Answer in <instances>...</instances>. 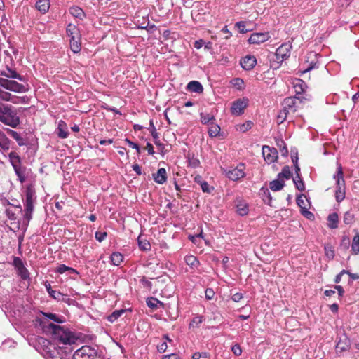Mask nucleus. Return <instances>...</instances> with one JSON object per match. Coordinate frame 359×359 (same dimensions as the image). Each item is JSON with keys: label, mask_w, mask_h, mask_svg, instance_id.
<instances>
[{"label": "nucleus", "mask_w": 359, "mask_h": 359, "mask_svg": "<svg viewBox=\"0 0 359 359\" xmlns=\"http://www.w3.org/2000/svg\"><path fill=\"white\" fill-rule=\"evenodd\" d=\"M205 297L208 299H212L215 295V292L213 291L212 289H210V288H208L205 292Z\"/></svg>", "instance_id": "60"}, {"label": "nucleus", "mask_w": 359, "mask_h": 359, "mask_svg": "<svg viewBox=\"0 0 359 359\" xmlns=\"http://www.w3.org/2000/svg\"><path fill=\"white\" fill-rule=\"evenodd\" d=\"M73 359H98L97 352L90 346H83L74 352Z\"/></svg>", "instance_id": "5"}, {"label": "nucleus", "mask_w": 359, "mask_h": 359, "mask_svg": "<svg viewBox=\"0 0 359 359\" xmlns=\"http://www.w3.org/2000/svg\"><path fill=\"white\" fill-rule=\"evenodd\" d=\"M50 6V4L49 0H38L35 6L36 8L42 14H45L48 11Z\"/></svg>", "instance_id": "16"}, {"label": "nucleus", "mask_w": 359, "mask_h": 359, "mask_svg": "<svg viewBox=\"0 0 359 359\" xmlns=\"http://www.w3.org/2000/svg\"><path fill=\"white\" fill-rule=\"evenodd\" d=\"M348 271H346V270H342L339 274H337L334 278V283H340L341 280V276L344 275V274H346V273H348Z\"/></svg>", "instance_id": "58"}, {"label": "nucleus", "mask_w": 359, "mask_h": 359, "mask_svg": "<svg viewBox=\"0 0 359 359\" xmlns=\"http://www.w3.org/2000/svg\"><path fill=\"white\" fill-rule=\"evenodd\" d=\"M339 216L336 212H333L327 217V226L331 229H334L338 227Z\"/></svg>", "instance_id": "18"}, {"label": "nucleus", "mask_w": 359, "mask_h": 359, "mask_svg": "<svg viewBox=\"0 0 359 359\" xmlns=\"http://www.w3.org/2000/svg\"><path fill=\"white\" fill-rule=\"evenodd\" d=\"M11 141L6 137V135L0 130V147L4 151H8L10 149Z\"/></svg>", "instance_id": "24"}, {"label": "nucleus", "mask_w": 359, "mask_h": 359, "mask_svg": "<svg viewBox=\"0 0 359 359\" xmlns=\"http://www.w3.org/2000/svg\"><path fill=\"white\" fill-rule=\"evenodd\" d=\"M6 132L16 140L19 146H23L25 144L23 138L16 131L7 128Z\"/></svg>", "instance_id": "31"}, {"label": "nucleus", "mask_w": 359, "mask_h": 359, "mask_svg": "<svg viewBox=\"0 0 359 359\" xmlns=\"http://www.w3.org/2000/svg\"><path fill=\"white\" fill-rule=\"evenodd\" d=\"M58 133L57 135L62 139L67 138L69 135V133L67 130V124L65 121H60L58 123L57 127Z\"/></svg>", "instance_id": "23"}, {"label": "nucleus", "mask_w": 359, "mask_h": 359, "mask_svg": "<svg viewBox=\"0 0 359 359\" xmlns=\"http://www.w3.org/2000/svg\"><path fill=\"white\" fill-rule=\"evenodd\" d=\"M68 269H69V266H67L65 264H60L57 266L55 271L62 274V273H64L65 272L67 271Z\"/></svg>", "instance_id": "56"}, {"label": "nucleus", "mask_w": 359, "mask_h": 359, "mask_svg": "<svg viewBox=\"0 0 359 359\" xmlns=\"http://www.w3.org/2000/svg\"><path fill=\"white\" fill-rule=\"evenodd\" d=\"M184 262L186 264L191 267L192 269H197L199 266V262L197 259L196 257L194 255H187L184 257Z\"/></svg>", "instance_id": "26"}, {"label": "nucleus", "mask_w": 359, "mask_h": 359, "mask_svg": "<svg viewBox=\"0 0 359 359\" xmlns=\"http://www.w3.org/2000/svg\"><path fill=\"white\" fill-rule=\"evenodd\" d=\"M241 67L245 70L252 69L257 64V59L252 55H246L240 62Z\"/></svg>", "instance_id": "13"}, {"label": "nucleus", "mask_w": 359, "mask_h": 359, "mask_svg": "<svg viewBox=\"0 0 359 359\" xmlns=\"http://www.w3.org/2000/svg\"><path fill=\"white\" fill-rule=\"evenodd\" d=\"M248 105V99H238L232 103L231 112L233 115L240 116L243 114L245 109Z\"/></svg>", "instance_id": "8"}, {"label": "nucleus", "mask_w": 359, "mask_h": 359, "mask_svg": "<svg viewBox=\"0 0 359 359\" xmlns=\"http://www.w3.org/2000/svg\"><path fill=\"white\" fill-rule=\"evenodd\" d=\"M344 223L346 225L351 224L355 222V215L351 211H346L343 217Z\"/></svg>", "instance_id": "37"}, {"label": "nucleus", "mask_w": 359, "mask_h": 359, "mask_svg": "<svg viewBox=\"0 0 359 359\" xmlns=\"http://www.w3.org/2000/svg\"><path fill=\"white\" fill-rule=\"evenodd\" d=\"M243 298V294L240 292L235 293L232 296V300L235 302H238Z\"/></svg>", "instance_id": "63"}, {"label": "nucleus", "mask_w": 359, "mask_h": 359, "mask_svg": "<svg viewBox=\"0 0 359 359\" xmlns=\"http://www.w3.org/2000/svg\"><path fill=\"white\" fill-rule=\"evenodd\" d=\"M11 97V94L10 93L3 91L0 95V98L4 101H9Z\"/></svg>", "instance_id": "59"}, {"label": "nucleus", "mask_w": 359, "mask_h": 359, "mask_svg": "<svg viewBox=\"0 0 359 359\" xmlns=\"http://www.w3.org/2000/svg\"><path fill=\"white\" fill-rule=\"evenodd\" d=\"M302 103V100L297 97H288L284 99L283 106L285 111L289 114H294Z\"/></svg>", "instance_id": "6"}, {"label": "nucleus", "mask_w": 359, "mask_h": 359, "mask_svg": "<svg viewBox=\"0 0 359 359\" xmlns=\"http://www.w3.org/2000/svg\"><path fill=\"white\" fill-rule=\"evenodd\" d=\"M13 264H14V266H15V267L16 268L17 270L18 269H20V267H22V266H24L22 259L20 258L16 257H14Z\"/></svg>", "instance_id": "54"}, {"label": "nucleus", "mask_w": 359, "mask_h": 359, "mask_svg": "<svg viewBox=\"0 0 359 359\" xmlns=\"http://www.w3.org/2000/svg\"><path fill=\"white\" fill-rule=\"evenodd\" d=\"M220 131V127L214 123H210L208 128V135L211 137H214L218 135Z\"/></svg>", "instance_id": "32"}, {"label": "nucleus", "mask_w": 359, "mask_h": 359, "mask_svg": "<svg viewBox=\"0 0 359 359\" xmlns=\"http://www.w3.org/2000/svg\"><path fill=\"white\" fill-rule=\"evenodd\" d=\"M235 208L236 212L241 216H245L249 212L248 203L243 200L236 199L235 201Z\"/></svg>", "instance_id": "14"}, {"label": "nucleus", "mask_w": 359, "mask_h": 359, "mask_svg": "<svg viewBox=\"0 0 359 359\" xmlns=\"http://www.w3.org/2000/svg\"><path fill=\"white\" fill-rule=\"evenodd\" d=\"M301 213L309 219H312L314 218V215L311 212L309 211L307 208L301 210Z\"/></svg>", "instance_id": "52"}, {"label": "nucleus", "mask_w": 359, "mask_h": 359, "mask_svg": "<svg viewBox=\"0 0 359 359\" xmlns=\"http://www.w3.org/2000/svg\"><path fill=\"white\" fill-rule=\"evenodd\" d=\"M69 13L74 17L83 19L85 16V13L83 9L78 6H73L69 8Z\"/></svg>", "instance_id": "28"}, {"label": "nucleus", "mask_w": 359, "mask_h": 359, "mask_svg": "<svg viewBox=\"0 0 359 359\" xmlns=\"http://www.w3.org/2000/svg\"><path fill=\"white\" fill-rule=\"evenodd\" d=\"M69 43L70 48L74 53L80 52L81 49V38L72 37L70 38Z\"/></svg>", "instance_id": "22"}, {"label": "nucleus", "mask_w": 359, "mask_h": 359, "mask_svg": "<svg viewBox=\"0 0 359 359\" xmlns=\"http://www.w3.org/2000/svg\"><path fill=\"white\" fill-rule=\"evenodd\" d=\"M355 235L352 239L351 251L353 255L359 254V231L354 229Z\"/></svg>", "instance_id": "19"}, {"label": "nucleus", "mask_w": 359, "mask_h": 359, "mask_svg": "<svg viewBox=\"0 0 359 359\" xmlns=\"http://www.w3.org/2000/svg\"><path fill=\"white\" fill-rule=\"evenodd\" d=\"M18 274L21 277L22 279L26 280L29 278V273L25 266H22L18 270Z\"/></svg>", "instance_id": "43"}, {"label": "nucleus", "mask_w": 359, "mask_h": 359, "mask_svg": "<svg viewBox=\"0 0 359 359\" xmlns=\"http://www.w3.org/2000/svg\"><path fill=\"white\" fill-rule=\"evenodd\" d=\"M150 126L152 128L151 130V135L154 137L155 140H158V133L156 132V130L154 127V125L152 121H150Z\"/></svg>", "instance_id": "57"}, {"label": "nucleus", "mask_w": 359, "mask_h": 359, "mask_svg": "<svg viewBox=\"0 0 359 359\" xmlns=\"http://www.w3.org/2000/svg\"><path fill=\"white\" fill-rule=\"evenodd\" d=\"M48 327L51 330L55 340L63 344H74L78 338L69 329L59 325L50 323Z\"/></svg>", "instance_id": "1"}, {"label": "nucleus", "mask_w": 359, "mask_h": 359, "mask_svg": "<svg viewBox=\"0 0 359 359\" xmlns=\"http://www.w3.org/2000/svg\"><path fill=\"white\" fill-rule=\"evenodd\" d=\"M125 309H119L114 311L111 315H109L107 318L108 320L110 322H114L117 320L123 313H125Z\"/></svg>", "instance_id": "39"}, {"label": "nucleus", "mask_w": 359, "mask_h": 359, "mask_svg": "<svg viewBox=\"0 0 359 359\" xmlns=\"http://www.w3.org/2000/svg\"><path fill=\"white\" fill-rule=\"evenodd\" d=\"M153 179L155 182L163 184L167 180L166 170L163 168H159L156 173H153Z\"/></svg>", "instance_id": "15"}, {"label": "nucleus", "mask_w": 359, "mask_h": 359, "mask_svg": "<svg viewBox=\"0 0 359 359\" xmlns=\"http://www.w3.org/2000/svg\"><path fill=\"white\" fill-rule=\"evenodd\" d=\"M111 262L114 266H119L123 262V255L118 252H113L110 257Z\"/></svg>", "instance_id": "27"}, {"label": "nucleus", "mask_w": 359, "mask_h": 359, "mask_svg": "<svg viewBox=\"0 0 359 359\" xmlns=\"http://www.w3.org/2000/svg\"><path fill=\"white\" fill-rule=\"evenodd\" d=\"M204 321V317L198 316L193 318L189 323V328H198L199 325Z\"/></svg>", "instance_id": "35"}, {"label": "nucleus", "mask_w": 359, "mask_h": 359, "mask_svg": "<svg viewBox=\"0 0 359 359\" xmlns=\"http://www.w3.org/2000/svg\"><path fill=\"white\" fill-rule=\"evenodd\" d=\"M306 196L304 194H300L297 197V204L301 208V210L305 209V208H306V202L304 200Z\"/></svg>", "instance_id": "46"}, {"label": "nucleus", "mask_w": 359, "mask_h": 359, "mask_svg": "<svg viewBox=\"0 0 359 359\" xmlns=\"http://www.w3.org/2000/svg\"><path fill=\"white\" fill-rule=\"evenodd\" d=\"M334 177L336 180L337 184L335 198L337 202L340 203L345 198L346 195L345 181L344 179L342 168L341 166L338 168V170Z\"/></svg>", "instance_id": "3"}, {"label": "nucleus", "mask_w": 359, "mask_h": 359, "mask_svg": "<svg viewBox=\"0 0 359 359\" xmlns=\"http://www.w3.org/2000/svg\"><path fill=\"white\" fill-rule=\"evenodd\" d=\"M147 304L149 308L152 309H156L158 307V305H163V304L161 302H160L159 300L154 297L148 298L147 299Z\"/></svg>", "instance_id": "34"}, {"label": "nucleus", "mask_w": 359, "mask_h": 359, "mask_svg": "<svg viewBox=\"0 0 359 359\" xmlns=\"http://www.w3.org/2000/svg\"><path fill=\"white\" fill-rule=\"evenodd\" d=\"M25 196L24 219L26 221L27 224H28L32 218V212L34 211V191L31 188L28 187L26 190Z\"/></svg>", "instance_id": "4"}, {"label": "nucleus", "mask_w": 359, "mask_h": 359, "mask_svg": "<svg viewBox=\"0 0 359 359\" xmlns=\"http://www.w3.org/2000/svg\"><path fill=\"white\" fill-rule=\"evenodd\" d=\"M292 176V172L290 171V167L288 165H285L283 168L281 172L278 174V177L281 180L287 179L289 180Z\"/></svg>", "instance_id": "33"}, {"label": "nucleus", "mask_w": 359, "mask_h": 359, "mask_svg": "<svg viewBox=\"0 0 359 359\" xmlns=\"http://www.w3.org/2000/svg\"><path fill=\"white\" fill-rule=\"evenodd\" d=\"M262 154L265 161L269 164L276 162L278 159V151L274 147L263 146Z\"/></svg>", "instance_id": "9"}, {"label": "nucleus", "mask_w": 359, "mask_h": 359, "mask_svg": "<svg viewBox=\"0 0 359 359\" xmlns=\"http://www.w3.org/2000/svg\"><path fill=\"white\" fill-rule=\"evenodd\" d=\"M292 46L287 43H283L280 46L276 51V57L277 60L283 62L290 55V49Z\"/></svg>", "instance_id": "11"}, {"label": "nucleus", "mask_w": 359, "mask_h": 359, "mask_svg": "<svg viewBox=\"0 0 359 359\" xmlns=\"http://www.w3.org/2000/svg\"><path fill=\"white\" fill-rule=\"evenodd\" d=\"M243 83V80L240 78H236L233 80V84L237 86L239 88L242 87Z\"/></svg>", "instance_id": "61"}, {"label": "nucleus", "mask_w": 359, "mask_h": 359, "mask_svg": "<svg viewBox=\"0 0 359 359\" xmlns=\"http://www.w3.org/2000/svg\"><path fill=\"white\" fill-rule=\"evenodd\" d=\"M0 121L14 128L20 124V118L13 107L2 103L0 104Z\"/></svg>", "instance_id": "2"}, {"label": "nucleus", "mask_w": 359, "mask_h": 359, "mask_svg": "<svg viewBox=\"0 0 359 359\" xmlns=\"http://www.w3.org/2000/svg\"><path fill=\"white\" fill-rule=\"evenodd\" d=\"M293 182L294 184H295L296 188L299 191H303L305 190V185L304 181L300 176H299V177H295L294 178H293Z\"/></svg>", "instance_id": "40"}, {"label": "nucleus", "mask_w": 359, "mask_h": 359, "mask_svg": "<svg viewBox=\"0 0 359 359\" xmlns=\"http://www.w3.org/2000/svg\"><path fill=\"white\" fill-rule=\"evenodd\" d=\"M200 117H201V122L203 124H209L210 125V123H213L212 121L215 120L214 116L210 114L201 113Z\"/></svg>", "instance_id": "36"}, {"label": "nucleus", "mask_w": 359, "mask_h": 359, "mask_svg": "<svg viewBox=\"0 0 359 359\" xmlns=\"http://www.w3.org/2000/svg\"><path fill=\"white\" fill-rule=\"evenodd\" d=\"M46 288L50 296L53 297L55 299H60V297L63 296L61 292L52 290L50 285L48 287H46Z\"/></svg>", "instance_id": "44"}, {"label": "nucleus", "mask_w": 359, "mask_h": 359, "mask_svg": "<svg viewBox=\"0 0 359 359\" xmlns=\"http://www.w3.org/2000/svg\"><path fill=\"white\" fill-rule=\"evenodd\" d=\"M231 351L236 356H239L242 353V349L238 344H236L232 346Z\"/></svg>", "instance_id": "50"}, {"label": "nucleus", "mask_w": 359, "mask_h": 359, "mask_svg": "<svg viewBox=\"0 0 359 359\" xmlns=\"http://www.w3.org/2000/svg\"><path fill=\"white\" fill-rule=\"evenodd\" d=\"M163 359H180L177 354L172 353L170 355H164Z\"/></svg>", "instance_id": "64"}, {"label": "nucleus", "mask_w": 359, "mask_h": 359, "mask_svg": "<svg viewBox=\"0 0 359 359\" xmlns=\"http://www.w3.org/2000/svg\"><path fill=\"white\" fill-rule=\"evenodd\" d=\"M270 38L268 33H253L250 35L248 41L252 44H259L269 40Z\"/></svg>", "instance_id": "12"}, {"label": "nucleus", "mask_w": 359, "mask_h": 359, "mask_svg": "<svg viewBox=\"0 0 359 359\" xmlns=\"http://www.w3.org/2000/svg\"><path fill=\"white\" fill-rule=\"evenodd\" d=\"M8 78L16 79L21 81H24V77L19 74L16 71L8 68Z\"/></svg>", "instance_id": "41"}, {"label": "nucleus", "mask_w": 359, "mask_h": 359, "mask_svg": "<svg viewBox=\"0 0 359 359\" xmlns=\"http://www.w3.org/2000/svg\"><path fill=\"white\" fill-rule=\"evenodd\" d=\"M67 34L70 38L76 37V39H79V38L81 37L78 27L75 25L72 24V23H69L67 25Z\"/></svg>", "instance_id": "20"}, {"label": "nucleus", "mask_w": 359, "mask_h": 359, "mask_svg": "<svg viewBox=\"0 0 359 359\" xmlns=\"http://www.w3.org/2000/svg\"><path fill=\"white\" fill-rule=\"evenodd\" d=\"M306 86L305 82L300 79H297L294 82V88H295V91L297 94H300L304 91L305 87Z\"/></svg>", "instance_id": "30"}, {"label": "nucleus", "mask_w": 359, "mask_h": 359, "mask_svg": "<svg viewBox=\"0 0 359 359\" xmlns=\"http://www.w3.org/2000/svg\"><path fill=\"white\" fill-rule=\"evenodd\" d=\"M200 187L203 192L210 193L209 184L207 182L203 181V182H201V184H200Z\"/></svg>", "instance_id": "55"}, {"label": "nucleus", "mask_w": 359, "mask_h": 359, "mask_svg": "<svg viewBox=\"0 0 359 359\" xmlns=\"http://www.w3.org/2000/svg\"><path fill=\"white\" fill-rule=\"evenodd\" d=\"M236 27H237L241 33H245L248 32L245 28V22L243 21H240L236 23Z\"/></svg>", "instance_id": "51"}, {"label": "nucleus", "mask_w": 359, "mask_h": 359, "mask_svg": "<svg viewBox=\"0 0 359 359\" xmlns=\"http://www.w3.org/2000/svg\"><path fill=\"white\" fill-rule=\"evenodd\" d=\"M187 90L190 92L202 93L203 90V86L199 81H191L187 86Z\"/></svg>", "instance_id": "17"}, {"label": "nucleus", "mask_w": 359, "mask_h": 359, "mask_svg": "<svg viewBox=\"0 0 359 359\" xmlns=\"http://www.w3.org/2000/svg\"><path fill=\"white\" fill-rule=\"evenodd\" d=\"M14 171L16 174V175L18 177L21 183L24 182L25 180V177L24 175V171L22 169L21 165L13 168Z\"/></svg>", "instance_id": "42"}, {"label": "nucleus", "mask_w": 359, "mask_h": 359, "mask_svg": "<svg viewBox=\"0 0 359 359\" xmlns=\"http://www.w3.org/2000/svg\"><path fill=\"white\" fill-rule=\"evenodd\" d=\"M10 163L13 168L21 165V158L20 156L15 151H11L8 154Z\"/></svg>", "instance_id": "25"}, {"label": "nucleus", "mask_w": 359, "mask_h": 359, "mask_svg": "<svg viewBox=\"0 0 359 359\" xmlns=\"http://www.w3.org/2000/svg\"><path fill=\"white\" fill-rule=\"evenodd\" d=\"M0 86L3 88L14 91L15 93H23L26 91V88L24 85L18 83L13 80H8L5 78L0 77Z\"/></svg>", "instance_id": "7"}, {"label": "nucleus", "mask_w": 359, "mask_h": 359, "mask_svg": "<svg viewBox=\"0 0 359 359\" xmlns=\"http://www.w3.org/2000/svg\"><path fill=\"white\" fill-rule=\"evenodd\" d=\"M285 187V181L284 180H281L280 178L274 180L269 183L270 189L273 191H278L281 190Z\"/></svg>", "instance_id": "21"}, {"label": "nucleus", "mask_w": 359, "mask_h": 359, "mask_svg": "<svg viewBox=\"0 0 359 359\" xmlns=\"http://www.w3.org/2000/svg\"><path fill=\"white\" fill-rule=\"evenodd\" d=\"M43 314L48 318L50 320H53V321L61 323H63V320H62L60 318H59L56 314L52 313H43Z\"/></svg>", "instance_id": "47"}, {"label": "nucleus", "mask_w": 359, "mask_h": 359, "mask_svg": "<svg viewBox=\"0 0 359 359\" xmlns=\"http://www.w3.org/2000/svg\"><path fill=\"white\" fill-rule=\"evenodd\" d=\"M107 236V233L106 232H102V231H97L95 233V238L101 242L103 240H104V238H106Z\"/></svg>", "instance_id": "53"}, {"label": "nucleus", "mask_w": 359, "mask_h": 359, "mask_svg": "<svg viewBox=\"0 0 359 359\" xmlns=\"http://www.w3.org/2000/svg\"><path fill=\"white\" fill-rule=\"evenodd\" d=\"M348 344L345 341H343L341 339L337 342V346H336L337 352L345 351L348 349Z\"/></svg>", "instance_id": "45"}, {"label": "nucleus", "mask_w": 359, "mask_h": 359, "mask_svg": "<svg viewBox=\"0 0 359 359\" xmlns=\"http://www.w3.org/2000/svg\"><path fill=\"white\" fill-rule=\"evenodd\" d=\"M288 114H290L285 111V109L283 108V109L279 112L278 115V120H279L280 123H283L286 119Z\"/></svg>", "instance_id": "49"}, {"label": "nucleus", "mask_w": 359, "mask_h": 359, "mask_svg": "<svg viewBox=\"0 0 359 359\" xmlns=\"http://www.w3.org/2000/svg\"><path fill=\"white\" fill-rule=\"evenodd\" d=\"M244 164H239L237 167L226 172L227 177L233 181L238 180L245 177V173Z\"/></svg>", "instance_id": "10"}, {"label": "nucleus", "mask_w": 359, "mask_h": 359, "mask_svg": "<svg viewBox=\"0 0 359 359\" xmlns=\"http://www.w3.org/2000/svg\"><path fill=\"white\" fill-rule=\"evenodd\" d=\"M125 142H126V144L131 148L133 149H135L136 151H137V153L138 155L140 154V147L137 144L132 142L131 140H128V139H126L125 140Z\"/></svg>", "instance_id": "48"}, {"label": "nucleus", "mask_w": 359, "mask_h": 359, "mask_svg": "<svg viewBox=\"0 0 359 359\" xmlns=\"http://www.w3.org/2000/svg\"><path fill=\"white\" fill-rule=\"evenodd\" d=\"M39 342L46 348L47 353H50L51 357H54V350L55 349V346L43 338H41Z\"/></svg>", "instance_id": "29"}, {"label": "nucleus", "mask_w": 359, "mask_h": 359, "mask_svg": "<svg viewBox=\"0 0 359 359\" xmlns=\"http://www.w3.org/2000/svg\"><path fill=\"white\" fill-rule=\"evenodd\" d=\"M168 348V345L166 342H163L160 345L158 346V351L161 353L165 352Z\"/></svg>", "instance_id": "62"}, {"label": "nucleus", "mask_w": 359, "mask_h": 359, "mask_svg": "<svg viewBox=\"0 0 359 359\" xmlns=\"http://www.w3.org/2000/svg\"><path fill=\"white\" fill-rule=\"evenodd\" d=\"M138 245L141 250L148 251L151 250L150 243L145 239L142 240L140 236L138 237Z\"/></svg>", "instance_id": "38"}]
</instances>
